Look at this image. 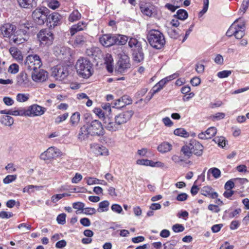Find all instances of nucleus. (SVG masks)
<instances>
[{
	"instance_id": "obj_1",
	"label": "nucleus",
	"mask_w": 249,
	"mask_h": 249,
	"mask_svg": "<svg viewBox=\"0 0 249 249\" xmlns=\"http://www.w3.org/2000/svg\"><path fill=\"white\" fill-rule=\"evenodd\" d=\"M77 74L84 78L89 77L92 74V65L88 59L84 57L79 58L75 64Z\"/></svg>"
},
{
	"instance_id": "obj_2",
	"label": "nucleus",
	"mask_w": 249,
	"mask_h": 249,
	"mask_svg": "<svg viewBox=\"0 0 249 249\" xmlns=\"http://www.w3.org/2000/svg\"><path fill=\"white\" fill-rule=\"evenodd\" d=\"M147 39L150 45L157 49H161L165 43L164 35L157 30H150L147 34Z\"/></svg>"
},
{
	"instance_id": "obj_3",
	"label": "nucleus",
	"mask_w": 249,
	"mask_h": 249,
	"mask_svg": "<svg viewBox=\"0 0 249 249\" xmlns=\"http://www.w3.org/2000/svg\"><path fill=\"white\" fill-rule=\"evenodd\" d=\"M245 29L244 20L239 18L231 25L226 32V35L230 37L234 36L236 38L241 39L245 35Z\"/></svg>"
},
{
	"instance_id": "obj_4",
	"label": "nucleus",
	"mask_w": 249,
	"mask_h": 249,
	"mask_svg": "<svg viewBox=\"0 0 249 249\" xmlns=\"http://www.w3.org/2000/svg\"><path fill=\"white\" fill-rule=\"evenodd\" d=\"M42 65L41 59L37 54L29 55L24 61V68L30 71L39 69Z\"/></svg>"
},
{
	"instance_id": "obj_5",
	"label": "nucleus",
	"mask_w": 249,
	"mask_h": 249,
	"mask_svg": "<svg viewBox=\"0 0 249 249\" xmlns=\"http://www.w3.org/2000/svg\"><path fill=\"white\" fill-rule=\"evenodd\" d=\"M49 12V10L46 7L37 8L33 12L32 17L37 24L43 25L47 22Z\"/></svg>"
},
{
	"instance_id": "obj_6",
	"label": "nucleus",
	"mask_w": 249,
	"mask_h": 249,
	"mask_svg": "<svg viewBox=\"0 0 249 249\" xmlns=\"http://www.w3.org/2000/svg\"><path fill=\"white\" fill-rule=\"evenodd\" d=\"M89 128V131L91 136H103L105 134V130L102 123L97 120L92 121L87 123Z\"/></svg>"
},
{
	"instance_id": "obj_7",
	"label": "nucleus",
	"mask_w": 249,
	"mask_h": 249,
	"mask_svg": "<svg viewBox=\"0 0 249 249\" xmlns=\"http://www.w3.org/2000/svg\"><path fill=\"white\" fill-rule=\"evenodd\" d=\"M37 37L41 44L47 46L52 45L54 39L53 34L47 29L40 30Z\"/></svg>"
},
{
	"instance_id": "obj_8",
	"label": "nucleus",
	"mask_w": 249,
	"mask_h": 249,
	"mask_svg": "<svg viewBox=\"0 0 249 249\" xmlns=\"http://www.w3.org/2000/svg\"><path fill=\"white\" fill-rule=\"evenodd\" d=\"M68 65H57L54 68L52 75L56 80L61 81L65 79L69 75Z\"/></svg>"
},
{
	"instance_id": "obj_9",
	"label": "nucleus",
	"mask_w": 249,
	"mask_h": 249,
	"mask_svg": "<svg viewBox=\"0 0 249 249\" xmlns=\"http://www.w3.org/2000/svg\"><path fill=\"white\" fill-rule=\"evenodd\" d=\"M46 111V108L37 104L29 106L26 109V115L29 117L40 116Z\"/></svg>"
},
{
	"instance_id": "obj_10",
	"label": "nucleus",
	"mask_w": 249,
	"mask_h": 249,
	"mask_svg": "<svg viewBox=\"0 0 249 249\" xmlns=\"http://www.w3.org/2000/svg\"><path fill=\"white\" fill-rule=\"evenodd\" d=\"M60 155L59 149L54 147H50L40 155V159L46 160L57 157Z\"/></svg>"
},
{
	"instance_id": "obj_11",
	"label": "nucleus",
	"mask_w": 249,
	"mask_h": 249,
	"mask_svg": "<svg viewBox=\"0 0 249 249\" xmlns=\"http://www.w3.org/2000/svg\"><path fill=\"white\" fill-rule=\"evenodd\" d=\"M133 114V110H127L116 115L115 117V120L121 127L123 124L126 123L131 119Z\"/></svg>"
},
{
	"instance_id": "obj_12",
	"label": "nucleus",
	"mask_w": 249,
	"mask_h": 249,
	"mask_svg": "<svg viewBox=\"0 0 249 249\" xmlns=\"http://www.w3.org/2000/svg\"><path fill=\"white\" fill-rule=\"evenodd\" d=\"M32 78L35 82H42L47 79L48 73L46 71L39 68L32 71Z\"/></svg>"
},
{
	"instance_id": "obj_13",
	"label": "nucleus",
	"mask_w": 249,
	"mask_h": 249,
	"mask_svg": "<svg viewBox=\"0 0 249 249\" xmlns=\"http://www.w3.org/2000/svg\"><path fill=\"white\" fill-rule=\"evenodd\" d=\"M62 16L59 13L53 12L48 14L47 16V23L49 28H54L60 24Z\"/></svg>"
},
{
	"instance_id": "obj_14",
	"label": "nucleus",
	"mask_w": 249,
	"mask_h": 249,
	"mask_svg": "<svg viewBox=\"0 0 249 249\" xmlns=\"http://www.w3.org/2000/svg\"><path fill=\"white\" fill-rule=\"evenodd\" d=\"M27 31H22L20 30L17 32V35H13L10 41L16 44H20L24 43L28 38V36L26 34Z\"/></svg>"
},
{
	"instance_id": "obj_15",
	"label": "nucleus",
	"mask_w": 249,
	"mask_h": 249,
	"mask_svg": "<svg viewBox=\"0 0 249 249\" xmlns=\"http://www.w3.org/2000/svg\"><path fill=\"white\" fill-rule=\"evenodd\" d=\"M16 30V26L10 23L3 24L0 27L1 35L5 37L11 38Z\"/></svg>"
},
{
	"instance_id": "obj_16",
	"label": "nucleus",
	"mask_w": 249,
	"mask_h": 249,
	"mask_svg": "<svg viewBox=\"0 0 249 249\" xmlns=\"http://www.w3.org/2000/svg\"><path fill=\"white\" fill-rule=\"evenodd\" d=\"M101 44L106 47H108L115 44V39L114 35L105 34L101 36L99 38Z\"/></svg>"
},
{
	"instance_id": "obj_17",
	"label": "nucleus",
	"mask_w": 249,
	"mask_h": 249,
	"mask_svg": "<svg viewBox=\"0 0 249 249\" xmlns=\"http://www.w3.org/2000/svg\"><path fill=\"white\" fill-rule=\"evenodd\" d=\"M132 100L130 96L127 95H123L121 98L115 100L113 103V107L116 108H121L126 105L131 104Z\"/></svg>"
},
{
	"instance_id": "obj_18",
	"label": "nucleus",
	"mask_w": 249,
	"mask_h": 249,
	"mask_svg": "<svg viewBox=\"0 0 249 249\" xmlns=\"http://www.w3.org/2000/svg\"><path fill=\"white\" fill-rule=\"evenodd\" d=\"M118 70L121 72H124L125 70L130 67L129 58L127 55H122L118 61Z\"/></svg>"
},
{
	"instance_id": "obj_19",
	"label": "nucleus",
	"mask_w": 249,
	"mask_h": 249,
	"mask_svg": "<svg viewBox=\"0 0 249 249\" xmlns=\"http://www.w3.org/2000/svg\"><path fill=\"white\" fill-rule=\"evenodd\" d=\"M103 123L105 128L110 131H116L121 128V126L116 123V121H115V122H113L109 117L105 119Z\"/></svg>"
},
{
	"instance_id": "obj_20",
	"label": "nucleus",
	"mask_w": 249,
	"mask_h": 249,
	"mask_svg": "<svg viewBox=\"0 0 249 249\" xmlns=\"http://www.w3.org/2000/svg\"><path fill=\"white\" fill-rule=\"evenodd\" d=\"M216 133V129L214 127H210L205 131L202 132L198 135L199 139L202 140L209 139L213 137Z\"/></svg>"
},
{
	"instance_id": "obj_21",
	"label": "nucleus",
	"mask_w": 249,
	"mask_h": 249,
	"mask_svg": "<svg viewBox=\"0 0 249 249\" xmlns=\"http://www.w3.org/2000/svg\"><path fill=\"white\" fill-rule=\"evenodd\" d=\"M89 129L87 124L80 127L77 135L79 140L82 141L87 140L89 138V136L90 135Z\"/></svg>"
},
{
	"instance_id": "obj_22",
	"label": "nucleus",
	"mask_w": 249,
	"mask_h": 249,
	"mask_svg": "<svg viewBox=\"0 0 249 249\" xmlns=\"http://www.w3.org/2000/svg\"><path fill=\"white\" fill-rule=\"evenodd\" d=\"M201 194L209 198H215L218 197V194L210 186H204L201 191Z\"/></svg>"
},
{
	"instance_id": "obj_23",
	"label": "nucleus",
	"mask_w": 249,
	"mask_h": 249,
	"mask_svg": "<svg viewBox=\"0 0 249 249\" xmlns=\"http://www.w3.org/2000/svg\"><path fill=\"white\" fill-rule=\"evenodd\" d=\"M190 144L193 153L197 156H200L202 154L203 146L200 143L193 140L191 141Z\"/></svg>"
},
{
	"instance_id": "obj_24",
	"label": "nucleus",
	"mask_w": 249,
	"mask_h": 249,
	"mask_svg": "<svg viewBox=\"0 0 249 249\" xmlns=\"http://www.w3.org/2000/svg\"><path fill=\"white\" fill-rule=\"evenodd\" d=\"M89 36L87 34L79 35L76 36L73 43L74 47H79L84 45L88 40Z\"/></svg>"
},
{
	"instance_id": "obj_25",
	"label": "nucleus",
	"mask_w": 249,
	"mask_h": 249,
	"mask_svg": "<svg viewBox=\"0 0 249 249\" xmlns=\"http://www.w3.org/2000/svg\"><path fill=\"white\" fill-rule=\"evenodd\" d=\"M90 147L92 152L97 156L108 155V151L105 147H101L98 144H91Z\"/></svg>"
},
{
	"instance_id": "obj_26",
	"label": "nucleus",
	"mask_w": 249,
	"mask_h": 249,
	"mask_svg": "<svg viewBox=\"0 0 249 249\" xmlns=\"http://www.w3.org/2000/svg\"><path fill=\"white\" fill-rule=\"evenodd\" d=\"M86 26V23L83 21H80L77 24L73 25L70 29L71 35L73 36L77 32L84 30Z\"/></svg>"
},
{
	"instance_id": "obj_27",
	"label": "nucleus",
	"mask_w": 249,
	"mask_h": 249,
	"mask_svg": "<svg viewBox=\"0 0 249 249\" xmlns=\"http://www.w3.org/2000/svg\"><path fill=\"white\" fill-rule=\"evenodd\" d=\"M38 0H18L20 7L24 8L36 7Z\"/></svg>"
},
{
	"instance_id": "obj_28",
	"label": "nucleus",
	"mask_w": 249,
	"mask_h": 249,
	"mask_svg": "<svg viewBox=\"0 0 249 249\" xmlns=\"http://www.w3.org/2000/svg\"><path fill=\"white\" fill-rule=\"evenodd\" d=\"M17 82L20 86H25L28 85L29 78L25 72H21L17 77Z\"/></svg>"
},
{
	"instance_id": "obj_29",
	"label": "nucleus",
	"mask_w": 249,
	"mask_h": 249,
	"mask_svg": "<svg viewBox=\"0 0 249 249\" xmlns=\"http://www.w3.org/2000/svg\"><path fill=\"white\" fill-rule=\"evenodd\" d=\"M133 58L135 62L140 63L143 60L144 55L142 48L134 49L133 53Z\"/></svg>"
},
{
	"instance_id": "obj_30",
	"label": "nucleus",
	"mask_w": 249,
	"mask_h": 249,
	"mask_svg": "<svg viewBox=\"0 0 249 249\" xmlns=\"http://www.w3.org/2000/svg\"><path fill=\"white\" fill-rule=\"evenodd\" d=\"M172 149V145L168 142H163L160 143L157 148L159 152L161 153H165L170 151Z\"/></svg>"
},
{
	"instance_id": "obj_31",
	"label": "nucleus",
	"mask_w": 249,
	"mask_h": 249,
	"mask_svg": "<svg viewBox=\"0 0 249 249\" xmlns=\"http://www.w3.org/2000/svg\"><path fill=\"white\" fill-rule=\"evenodd\" d=\"M85 179L86 180L87 183L89 185L97 184H100L104 185H106L107 184V182L104 180H101L94 178L87 177L85 178Z\"/></svg>"
},
{
	"instance_id": "obj_32",
	"label": "nucleus",
	"mask_w": 249,
	"mask_h": 249,
	"mask_svg": "<svg viewBox=\"0 0 249 249\" xmlns=\"http://www.w3.org/2000/svg\"><path fill=\"white\" fill-rule=\"evenodd\" d=\"M9 52L12 56L18 61L22 60L23 56L20 51L16 48H11L9 49Z\"/></svg>"
},
{
	"instance_id": "obj_33",
	"label": "nucleus",
	"mask_w": 249,
	"mask_h": 249,
	"mask_svg": "<svg viewBox=\"0 0 249 249\" xmlns=\"http://www.w3.org/2000/svg\"><path fill=\"white\" fill-rule=\"evenodd\" d=\"M114 36L116 45H123L127 41L128 37L127 36L118 34L114 35Z\"/></svg>"
},
{
	"instance_id": "obj_34",
	"label": "nucleus",
	"mask_w": 249,
	"mask_h": 249,
	"mask_svg": "<svg viewBox=\"0 0 249 249\" xmlns=\"http://www.w3.org/2000/svg\"><path fill=\"white\" fill-rule=\"evenodd\" d=\"M10 115L13 116H27L26 109L23 107H19L17 109H10Z\"/></svg>"
},
{
	"instance_id": "obj_35",
	"label": "nucleus",
	"mask_w": 249,
	"mask_h": 249,
	"mask_svg": "<svg viewBox=\"0 0 249 249\" xmlns=\"http://www.w3.org/2000/svg\"><path fill=\"white\" fill-rule=\"evenodd\" d=\"M0 123L5 126H11L14 123V119L10 116L4 115L1 118Z\"/></svg>"
},
{
	"instance_id": "obj_36",
	"label": "nucleus",
	"mask_w": 249,
	"mask_h": 249,
	"mask_svg": "<svg viewBox=\"0 0 249 249\" xmlns=\"http://www.w3.org/2000/svg\"><path fill=\"white\" fill-rule=\"evenodd\" d=\"M211 174L212 176L216 179L218 178L221 176L220 170L215 167L211 168L208 171L207 178H209L210 174Z\"/></svg>"
},
{
	"instance_id": "obj_37",
	"label": "nucleus",
	"mask_w": 249,
	"mask_h": 249,
	"mask_svg": "<svg viewBox=\"0 0 249 249\" xmlns=\"http://www.w3.org/2000/svg\"><path fill=\"white\" fill-rule=\"evenodd\" d=\"M181 151L183 153L184 157H186V159L189 158L193 153L190 143L188 145L183 146L181 149Z\"/></svg>"
},
{
	"instance_id": "obj_38",
	"label": "nucleus",
	"mask_w": 249,
	"mask_h": 249,
	"mask_svg": "<svg viewBox=\"0 0 249 249\" xmlns=\"http://www.w3.org/2000/svg\"><path fill=\"white\" fill-rule=\"evenodd\" d=\"M168 36L171 38L176 39L179 36V33L178 29L173 27H168L167 30Z\"/></svg>"
},
{
	"instance_id": "obj_39",
	"label": "nucleus",
	"mask_w": 249,
	"mask_h": 249,
	"mask_svg": "<svg viewBox=\"0 0 249 249\" xmlns=\"http://www.w3.org/2000/svg\"><path fill=\"white\" fill-rule=\"evenodd\" d=\"M93 111L94 113L103 121V123L104 122L105 119L109 117L107 115H106V113L105 112V111L100 108H95Z\"/></svg>"
},
{
	"instance_id": "obj_40",
	"label": "nucleus",
	"mask_w": 249,
	"mask_h": 249,
	"mask_svg": "<svg viewBox=\"0 0 249 249\" xmlns=\"http://www.w3.org/2000/svg\"><path fill=\"white\" fill-rule=\"evenodd\" d=\"M109 203L107 200H104L99 203V208L97 209L98 212H107L108 210Z\"/></svg>"
},
{
	"instance_id": "obj_41",
	"label": "nucleus",
	"mask_w": 249,
	"mask_h": 249,
	"mask_svg": "<svg viewBox=\"0 0 249 249\" xmlns=\"http://www.w3.org/2000/svg\"><path fill=\"white\" fill-rule=\"evenodd\" d=\"M80 119V114L79 112H76L72 114L70 119V123L72 126L76 125Z\"/></svg>"
},
{
	"instance_id": "obj_42",
	"label": "nucleus",
	"mask_w": 249,
	"mask_h": 249,
	"mask_svg": "<svg viewBox=\"0 0 249 249\" xmlns=\"http://www.w3.org/2000/svg\"><path fill=\"white\" fill-rule=\"evenodd\" d=\"M81 15L78 10L73 11L70 15L69 20L71 22H74L81 18Z\"/></svg>"
},
{
	"instance_id": "obj_43",
	"label": "nucleus",
	"mask_w": 249,
	"mask_h": 249,
	"mask_svg": "<svg viewBox=\"0 0 249 249\" xmlns=\"http://www.w3.org/2000/svg\"><path fill=\"white\" fill-rule=\"evenodd\" d=\"M175 17L177 18L178 19L184 20L187 18L188 13L185 10L179 9L177 11Z\"/></svg>"
},
{
	"instance_id": "obj_44",
	"label": "nucleus",
	"mask_w": 249,
	"mask_h": 249,
	"mask_svg": "<svg viewBox=\"0 0 249 249\" xmlns=\"http://www.w3.org/2000/svg\"><path fill=\"white\" fill-rule=\"evenodd\" d=\"M174 133L177 136L187 138L189 136V133L187 132L184 128H177L174 130Z\"/></svg>"
},
{
	"instance_id": "obj_45",
	"label": "nucleus",
	"mask_w": 249,
	"mask_h": 249,
	"mask_svg": "<svg viewBox=\"0 0 249 249\" xmlns=\"http://www.w3.org/2000/svg\"><path fill=\"white\" fill-rule=\"evenodd\" d=\"M30 95L28 93H18L16 99L19 102H25L29 99Z\"/></svg>"
},
{
	"instance_id": "obj_46",
	"label": "nucleus",
	"mask_w": 249,
	"mask_h": 249,
	"mask_svg": "<svg viewBox=\"0 0 249 249\" xmlns=\"http://www.w3.org/2000/svg\"><path fill=\"white\" fill-rule=\"evenodd\" d=\"M69 113L66 112L62 115L58 116L55 119V121H54L55 124H58L62 123L63 122L65 121L68 118V117H69Z\"/></svg>"
},
{
	"instance_id": "obj_47",
	"label": "nucleus",
	"mask_w": 249,
	"mask_h": 249,
	"mask_svg": "<svg viewBox=\"0 0 249 249\" xmlns=\"http://www.w3.org/2000/svg\"><path fill=\"white\" fill-rule=\"evenodd\" d=\"M213 141L215 143H217L219 146L224 147L226 144L225 139L223 137H215Z\"/></svg>"
},
{
	"instance_id": "obj_48",
	"label": "nucleus",
	"mask_w": 249,
	"mask_h": 249,
	"mask_svg": "<svg viewBox=\"0 0 249 249\" xmlns=\"http://www.w3.org/2000/svg\"><path fill=\"white\" fill-rule=\"evenodd\" d=\"M48 6L50 8L55 10L59 7L60 3L57 0H50Z\"/></svg>"
},
{
	"instance_id": "obj_49",
	"label": "nucleus",
	"mask_w": 249,
	"mask_h": 249,
	"mask_svg": "<svg viewBox=\"0 0 249 249\" xmlns=\"http://www.w3.org/2000/svg\"><path fill=\"white\" fill-rule=\"evenodd\" d=\"M72 207L74 209L77 210V211L80 210H82V211H83L85 204L82 202H74L72 204ZM76 213H78V212H76Z\"/></svg>"
},
{
	"instance_id": "obj_50",
	"label": "nucleus",
	"mask_w": 249,
	"mask_h": 249,
	"mask_svg": "<svg viewBox=\"0 0 249 249\" xmlns=\"http://www.w3.org/2000/svg\"><path fill=\"white\" fill-rule=\"evenodd\" d=\"M249 5V0H243L242 4L239 9V12L244 14L246 11Z\"/></svg>"
},
{
	"instance_id": "obj_51",
	"label": "nucleus",
	"mask_w": 249,
	"mask_h": 249,
	"mask_svg": "<svg viewBox=\"0 0 249 249\" xmlns=\"http://www.w3.org/2000/svg\"><path fill=\"white\" fill-rule=\"evenodd\" d=\"M128 45L130 48H140V45L137 39L132 37L130 38L128 41Z\"/></svg>"
},
{
	"instance_id": "obj_52",
	"label": "nucleus",
	"mask_w": 249,
	"mask_h": 249,
	"mask_svg": "<svg viewBox=\"0 0 249 249\" xmlns=\"http://www.w3.org/2000/svg\"><path fill=\"white\" fill-rule=\"evenodd\" d=\"M39 188V186L30 185L24 188L23 189V192L24 193L27 192L29 194H30L34 191L35 188L38 189Z\"/></svg>"
},
{
	"instance_id": "obj_53",
	"label": "nucleus",
	"mask_w": 249,
	"mask_h": 249,
	"mask_svg": "<svg viewBox=\"0 0 249 249\" xmlns=\"http://www.w3.org/2000/svg\"><path fill=\"white\" fill-rule=\"evenodd\" d=\"M172 230L175 232H179L184 230V227L181 224H176L172 226Z\"/></svg>"
},
{
	"instance_id": "obj_54",
	"label": "nucleus",
	"mask_w": 249,
	"mask_h": 249,
	"mask_svg": "<svg viewBox=\"0 0 249 249\" xmlns=\"http://www.w3.org/2000/svg\"><path fill=\"white\" fill-rule=\"evenodd\" d=\"M231 73V71H223L217 73V76L220 78H224L228 77Z\"/></svg>"
},
{
	"instance_id": "obj_55",
	"label": "nucleus",
	"mask_w": 249,
	"mask_h": 249,
	"mask_svg": "<svg viewBox=\"0 0 249 249\" xmlns=\"http://www.w3.org/2000/svg\"><path fill=\"white\" fill-rule=\"evenodd\" d=\"M66 216L65 213H61L59 214L56 218V220L58 224L64 225L66 223Z\"/></svg>"
},
{
	"instance_id": "obj_56",
	"label": "nucleus",
	"mask_w": 249,
	"mask_h": 249,
	"mask_svg": "<svg viewBox=\"0 0 249 249\" xmlns=\"http://www.w3.org/2000/svg\"><path fill=\"white\" fill-rule=\"evenodd\" d=\"M204 6L203 9L199 12V16H202L208 10L209 7V0H204Z\"/></svg>"
},
{
	"instance_id": "obj_57",
	"label": "nucleus",
	"mask_w": 249,
	"mask_h": 249,
	"mask_svg": "<svg viewBox=\"0 0 249 249\" xmlns=\"http://www.w3.org/2000/svg\"><path fill=\"white\" fill-rule=\"evenodd\" d=\"M103 110L108 116L110 114L111 109L110 104L109 103L103 104L102 105Z\"/></svg>"
},
{
	"instance_id": "obj_58",
	"label": "nucleus",
	"mask_w": 249,
	"mask_h": 249,
	"mask_svg": "<svg viewBox=\"0 0 249 249\" xmlns=\"http://www.w3.org/2000/svg\"><path fill=\"white\" fill-rule=\"evenodd\" d=\"M82 212L87 215H92L96 213V211L94 208H85Z\"/></svg>"
},
{
	"instance_id": "obj_59",
	"label": "nucleus",
	"mask_w": 249,
	"mask_h": 249,
	"mask_svg": "<svg viewBox=\"0 0 249 249\" xmlns=\"http://www.w3.org/2000/svg\"><path fill=\"white\" fill-rule=\"evenodd\" d=\"M16 179V176L14 175H8L3 179V183L8 184L14 181Z\"/></svg>"
},
{
	"instance_id": "obj_60",
	"label": "nucleus",
	"mask_w": 249,
	"mask_h": 249,
	"mask_svg": "<svg viewBox=\"0 0 249 249\" xmlns=\"http://www.w3.org/2000/svg\"><path fill=\"white\" fill-rule=\"evenodd\" d=\"M111 209L113 212L118 213H120L123 211L122 207L117 204H113L111 207Z\"/></svg>"
},
{
	"instance_id": "obj_61",
	"label": "nucleus",
	"mask_w": 249,
	"mask_h": 249,
	"mask_svg": "<svg viewBox=\"0 0 249 249\" xmlns=\"http://www.w3.org/2000/svg\"><path fill=\"white\" fill-rule=\"evenodd\" d=\"M9 71L12 73H16L18 71V66L16 64L11 65L9 68Z\"/></svg>"
},
{
	"instance_id": "obj_62",
	"label": "nucleus",
	"mask_w": 249,
	"mask_h": 249,
	"mask_svg": "<svg viewBox=\"0 0 249 249\" xmlns=\"http://www.w3.org/2000/svg\"><path fill=\"white\" fill-rule=\"evenodd\" d=\"M141 10L143 14L148 17H151L152 15V10L148 7H141Z\"/></svg>"
},
{
	"instance_id": "obj_63",
	"label": "nucleus",
	"mask_w": 249,
	"mask_h": 249,
	"mask_svg": "<svg viewBox=\"0 0 249 249\" xmlns=\"http://www.w3.org/2000/svg\"><path fill=\"white\" fill-rule=\"evenodd\" d=\"M172 160L176 163H178L180 162L183 161L184 160L181 156L177 155H174L171 157Z\"/></svg>"
},
{
	"instance_id": "obj_64",
	"label": "nucleus",
	"mask_w": 249,
	"mask_h": 249,
	"mask_svg": "<svg viewBox=\"0 0 249 249\" xmlns=\"http://www.w3.org/2000/svg\"><path fill=\"white\" fill-rule=\"evenodd\" d=\"M80 222L81 225L85 227H89L91 225L90 220L86 217L81 218L80 220Z\"/></svg>"
}]
</instances>
